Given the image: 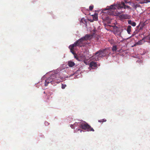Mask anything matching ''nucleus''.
Wrapping results in <instances>:
<instances>
[{
  "label": "nucleus",
  "instance_id": "obj_1",
  "mask_svg": "<svg viewBox=\"0 0 150 150\" xmlns=\"http://www.w3.org/2000/svg\"><path fill=\"white\" fill-rule=\"evenodd\" d=\"M86 41L83 40L81 38L74 44L69 45V48L70 49V52L75 56L76 54L74 52V50L76 49L77 46L80 47L84 46L86 45Z\"/></svg>",
  "mask_w": 150,
  "mask_h": 150
},
{
  "label": "nucleus",
  "instance_id": "obj_2",
  "mask_svg": "<svg viewBox=\"0 0 150 150\" xmlns=\"http://www.w3.org/2000/svg\"><path fill=\"white\" fill-rule=\"evenodd\" d=\"M109 53L108 48L100 50L95 53L93 57L96 61L100 60L101 58L105 56Z\"/></svg>",
  "mask_w": 150,
  "mask_h": 150
},
{
  "label": "nucleus",
  "instance_id": "obj_3",
  "mask_svg": "<svg viewBox=\"0 0 150 150\" xmlns=\"http://www.w3.org/2000/svg\"><path fill=\"white\" fill-rule=\"evenodd\" d=\"M68 77H61L59 73H55L51 75V77L53 78L54 81L56 83L62 81L64 80L65 78Z\"/></svg>",
  "mask_w": 150,
  "mask_h": 150
},
{
  "label": "nucleus",
  "instance_id": "obj_4",
  "mask_svg": "<svg viewBox=\"0 0 150 150\" xmlns=\"http://www.w3.org/2000/svg\"><path fill=\"white\" fill-rule=\"evenodd\" d=\"M80 128L84 130H87L88 131H94V129L86 123H82L79 124Z\"/></svg>",
  "mask_w": 150,
  "mask_h": 150
},
{
  "label": "nucleus",
  "instance_id": "obj_5",
  "mask_svg": "<svg viewBox=\"0 0 150 150\" xmlns=\"http://www.w3.org/2000/svg\"><path fill=\"white\" fill-rule=\"evenodd\" d=\"M117 7L118 9H122L124 8V9H126V8L129 9H131V7L129 6H126L124 2H122L120 4H118L116 6Z\"/></svg>",
  "mask_w": 150,
  "mask_h": 150
},
{
  "label": "nucleus",
  "instance_id": "obj_6",
  "mask_svg": "<svg viewBox=\"0 0 150 150\" xmlns=\"http://www.w3.org/2000/svg\"><path fill=\"white\" fill-rule=\"evenodd\" d=\"M54 79L53 78L51 77V75L50 76V77L47 79L46 80H45V86H47L48 84L50 83H51V84H53L54 83Z\"/></svg>",
  "mask_w": 150,
  "mask_h": 150
},
{
  "label": "nucleus",
  "instance_id": "obj_7",
  "mask_svg": "<svg viewBox=\"0 0 150 150\" xmlns=\"http://www.w3.org/2000/svg\"><path fill=\"white\" fill-rule=\"evenodd\" d=\"M89 67L91 68L97 67V64L96 62L91 61L89 64Z\"/></svg>",
  "mask_w": 150,
  "mask_h": 150
},
{
  "label": "nucleus",
  "instance_id": "obj_8",
  "mask_svg": "<svg viewBox=\"0 0 150 150\" xmlns=\"http://www.w3.org/2000/svg\"><path fill=\"white\" fill-rule=\"evenodd\" d=\"M91 36L90 35L86 34L85 35L84 37H83L81 38L83 40L86 41V40L91 39V38H90Z\"/></svg>",
  "mask_w": 150,
  "mask_h": 150
},
{
  "label": "nucleus",
  "instance_id": "obj_9",
  "mask_svg": "<svg viewBox=\"0 0 150 150\" xmlns=\"http://www.w3.org/2000/svg\"><path fill=\"white\" fill-rule=\"evenodd\" d=\"M130 5L133 8L135 9H136L138 7H139L140 6V5L138 4H135L134 3H131L130 4Z\"/></svg>",
  "mask_w": 150,
  "mask_h": 150
},
{
  "label": "nucleus",
  "instance_id": "obj_10",
  "mask_svg": "<svg viewBox=\"0 0 150 150\" xmlns=\"http://www.w3.org/2000/svg\"><path fill=\"white\" fill-rule=\"evenodd\" d=\"M128 23L129 24L133 26H135L136 25V23L131 20H128Z\"/></svg>",
  "mask_w": 150,
  "mask_h": 150
},
{
  "label": "nucleus",
  "instance_id": "obj_11",
  "mask_svg": "<svg viewBox=\"0 0 150 150\" xmlns=\"http://www.w3.org/2000/svg\"><path fill=\"white\" fill-rule=\"evenodd\" d=\"M74 62L72 61H69L68 63V65L70 67H73L75 65Z\"/></svg>",
  "mask_w": 150,
  "mask_h": 150
},
{
  "label": "nucleus",
  "instance_id": "obj_12",
  "mask_svg": "<svg viewBox=\"0 0 150 150\" xmlns=\"http://www.w3.org/2000/svg\"><path fill=\"white\" fill-rule=\"evenodd\" d=\"M131 26L130 25H128L127 29V31L129 34H130L131 30Z\"/></svg>",
  "mask_w": 150,
  "mask_h": 150
},
{
  "label": "nucleus",
  "instance_id": "obj_13",
  "mask_svg": "<svg viewBox=\"0 0 150 150\" xmlns=\"http://www.w3.org/2000/svg\"><path fill=\"white\" fill-rule=\"evenodd\" d=\"M93 19L94 21H97L98 20V15L97 14L95 13L94 15H92Z\"/></svg>",
  "mask_w": 150,
  "mask_h": 150
},
{
  "label": "nucleus",
  "instance_id": "obj_14",
  "mask_svg": "<svg viewBox=\"0 0 150 150\" xmlns=\"http://www.w3.org/2000/svg\"><path fill=\"white\" fill-rule=\"evenodd\" d=\"M145 40L147 42H150V35H149L145 37Z\"/></svg>",
  "mask_w": 150,
  "mask_h": 150
},
{
  "label": "nucleus",
  "instance_id": "obj_15",
  "mask_svg": "<svg viewBox=\"0 0 150 150\" xmlns=\"http://www.w3.org/2000/svg\"><path fill=\"white\" fill-rule=\"evenodd\" d=\"M117 50V46L116 45H113L112 48V50L113 52L116 51Z\"/></svg>",
  "mask_w": 150,
  "mask_h": 150
},
{
  "label": "nucleus",
  "instance_id": "obj_16",
  "mask_svg": "<svg viewBox=\"0 0 150 150\" xmlns=\"http://www.w3.org/2000/svg\"><path fill=\"white\" fill-rule=\"evenodd\" d=\"M116 8L115 7V5H111L110 6V7H109L107 9L109 10V9H115Z\"/></svg>",
  "mask_w": 150,
  "mask_h": 150
},
{
  "label": "nucleus",
  "instance_id": "obj_17",
  "mask_svg": "<svg viewBox=\"0 0 150 150\" xmlns=\"http://www.w3.org/2000/svg\"><path fill=\"white\" fill-rule=\"evenodd\" d=\"M142 40H141L139 41L138 42H136L134 45V46H136L137 45H141L142 44Z\"/></svg>",
  "mask_w": 150,
  "mask_h": 150
},
{
  "label": "nucleus",
  "instance_id": "obj_18",
  "mask_svg": "<svg viewBox=\"0 0 150 150\" xmlns=\"http://www.w3.org/2000/svg\"><path fill=\"white\" fill-rule=\"evenodd\" d=\"M106 121V120H105L104 119H103L101 120H98V121L99 122H105Z\"/></svg>",
  "mask_w": 150,
  "mask_h": 150
},
{
  "label": "nucleus",
  "instance_id": "obj_19",
  "mask_svg": "<svg viewBox=\"0 0 150 150\" xmlns=\"http://www.w3.org/2000/svg\"><path fill=\"white\" fill-rule=\"evenodd\" d=\"M67 86L66 84H62V89H64Z\"/></svg>",
  "mask_w": 150,
  "mask_h": 150
},
{
  "label": "nucleus",
  "instance_id": "obj_20",
  "mask_svg": "<svg viewBox=\"0 0 150 150\" xmlns=\"http://www.w3.org/2000/svg\"><path fill=\"white\" fill-rule=\"evenodd\" d=\"M89 10L91 11H92L93 8V6H90L89 7Z\"/></svg>",
  "mask_w": 150,
  "mask_h": 150
},
{
  "label": "nucleus",
  "instance_id": "obj_21",
  "mask_svg": "<svg viewBox=\"0 0 150 150\" xmlns=\"http://www.w3.org/2000/svg\"><path fill=\"white\" fill-rule=\"evenodd\" d=\"M120 17L123 18H125L126 15L125 14H122L120 16Z\"/></svg>",
  "mask_w": 150,
  "mask_h": 150
},
{
  "label": "nucleus",
  "instance_id": "obj_22",
  "mask_svg": "<svg viewBox=\"0 0 150 150\" xmlns=\"http://www.w3.org/2000/svg\"><path fill=\"white\" fill-rule=\"evenodd\" d=\"M125 12V11H120V12H118V13L120 14L121 13H122V12Z\"/></svg>",
  "mask_w": 150,
  "mask_h": 150
},
{
  "label": "nucleus",
  "instance_id": "obj_23",
  "mask_svg": "<svg viewBox=\"0 0 150 150\" xmlns=\"http://www.w3.org/2000/svg\"><path fill=\"white\" fill-rule=\"evenodd\" d=\"M48 124H49V123H48V122H45V124L46 125H47V124H48Z\"/></svg>",
  "mask_w": 150,
  "mask_h": 150
},
{
  "label": "nucleus",
  "instance_id": "obj_24",
  "mask_svg": "<svg viewBox=\"0 0 150 150\" xmlns=\"http://www.w3.org/2000/svg\"><path fill=\"white\" fill-rule=\"evenodd\" d=\"M93 31H94V32L95 33L96 31V30L95 29H93Z\"/></svg>",
  "mask_w": 150,
  "mask_h": 150
},
{
  "label": "nucleus",
  "instance_id": "obj_25",
  "mask_svg": "<svg viewBox=\"0 0 150 150\" xmlns=\"http://www.w3.org/2000/svg\"><path fill=\"white\" fill-rule=\"evenodd\" d=\"M73 125H71V128H73Z\"/></svg>",
  "mask_w": 150,
  "mask_h": 150
},
{
  "label": "nucleus",
  "instance_id": "obj_26",
  "mask_svg": "<svg viewBox=\"0 0 150 150\" xmlns=\"http://www.w3.org/2000/svg\"><path fill=\"white\" fill-rule=\"evenodd\" d=\"M147 2H150V0H147Z\"/></svg>",
  "mask_w": 150,
  "mask_h": 150
},
{
  "label": "nucleus",
  "instance_id": "obj_27",
  "mask_svg": "<svg viewBox=\"0 0 150 150\" xmlns=\"http://www.w3.org/2000/svg\"><path fill=\"white\" fill-rule=\"evenodd\" d=\"M82 20H83V19H81V22H82Z\"/></svg>",
  "mask_w": 150,
  "mask_h": 150
}]
</instances>
